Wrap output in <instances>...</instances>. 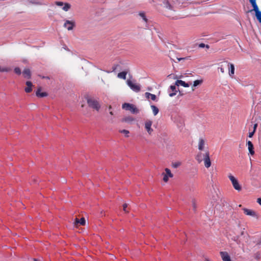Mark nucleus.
<instances>
[{
	"label": "nucleus",
	"instance_id": "4c0bfd02",
	"mask_svg": "<svg viewBox=\"0 0 261 261\" xmlns=\"http://www.w3.org/2000/svg\"><path fill=\"white\" fill-rule=\"evenodd\" d=\"M218 69H220V71H221V72L222 73H224V72H225L224 69L223 67H219Z\"/></svg>",
	"mask_w": 261,
	"mask_h": 261
},
{
	"label": "nucleus",
	"instance_id": "f704fd0d",
	"mask_svg": "<svg viewBox=\"0 0 261 261\" xmlns=\"http://www.w3.org/2000/svg\"><path fill=\"white\" fill-rule=\"evenodd\" d=\"M127 204L126 203H124L123 205V211L125 212H128L126 210V208H127Z\"/></svg>",
	"mask_w": 261,
	"mask_h": 261
},
{
	"label": "nucleus",
	"instance_id": "a211bd4d",
	"mask_svg": "<svg viewBox=\"0 0 261 261\" xmlns=\"http://www.w3.org/2000/svg\"><path fill=\"white\" fill-rule=\"evenodd\" d=\"M175 85H176L177 86L181 85L184 87H189L190 86L188 83H187L182 80L176 81L175 82Z\"/></svg>",
	"mask_w": 261,
	"mask_h": 261
},
{
	"label": "nucleus",
	"instance_id": "a19ab883",
	"mask_svg": "<svg viewBox=\"0 0 261 261\" xmlns=\"http://www.w3.org/2000/svg\"><path fill=\"white\" fill-rule=\"evenodd\" d=\"M179 165H180L179 163H175V164H173V167L174 168H177L178 166H179Z\"/></svg>",
	"mask_w": 261,
	"mask_h": 261
},
{
	"label": "nucleus",
	"instance_id": "9b49d317",
	"mask_svg": "<svg viewBox=\"0 0 261 261\" xmlns=\"http://www.w3.org/2000/svg\"><path fill=\"white\" fill-rule=\"evenodd\" d=\"M152 124V122L149 120H147L145 123V128L149 134H151L153 131V129L151 127Z\"/></svg>",
	"mask_w": 261,
	"mask_h": 261
},
{
	"label": "nucleus",
	"instance_id": "8fccbe9b",
	"mask_svg": "<svg viewBox=\"0 0 261 261\" xmlns=\"http://www.w3.org/2000/svg\"><path fill=\"white\" fill-rule=\"evenodd\" d=\"M111 109H112V107H111V106H110L109 107V110H111Z\"/></svg>",
	"mask_w": 261,
	"mask_h": 261
},
{
	"label": "nucleus",
	"instance_id": "bb28decb",
	"mask_svg": "<svg viewBox=\"0 0 261 261\" xmlns=\"http://www.w3.org/2000/svg\"><path fill=\"white\" fill-rule=\"evenodd\" d=\"M202 83V80H196L193 83V85L192 87V91L194 90V87L197 86L198 85L201 84Z\"/></svg>",
	"mask_w": 261,
	"mask_h": 261
},
{
	"label": "nucleus",
	"instance_id": "a878e982",
	"mask_svg": "<svg viewBox=\"0 0 261 261\" xmlns=\"http://www.w3.org/2000/svg\"><path fill=\"white\" fill-rule=\"evenodd\" d=\"M151 108L152 110V112H153V115L154 116L158 114V113H159V109L155 106L154 105H151Z\"/></svg>",
	"mask_w": 261,
	"mask_h": 261
},
{
	"label": "nucleus",
	"instance_id": "c85d7f7f",
	"mask_svg": "<svg viewBox=\"0 0 261 261\" xmlns=\"http://www.w3.org/2000/svg\"><path fill=\"white\" fill-rule=\"evenodd\" d=\"M134 120V118H133L131 117H127L124 118L122 119V121L127 122H132V121H133Z\"/></svg>",
	"mask_w": 261,
	"mask_h": 261
},
{
	"label": "nucleus",
	"instance_id": "393cba45",
	"mask_svg": "<svg viewBox=\"0 0 261 261\" xmlns=\"http://www.w3.org/2000/svg\"><path fill=\"white\" fill-rule=\"evenodd\" d=\"M126 74H127V72H126V71H122V72H119L117 76H118V77H119L120 79L125 80L126 79Z\"/></svg>",
	"mask_w": 261,
	"mask_h": 261
},
{
	"label": "nucleus",
	"instance_id": "dca6fc26",
	"mask_svg": "<svg viewBox=\"0 0 261 261\" xmlns=\"http://www.w3.org/2000/svg\"><path fill=\"white\" fill-rule=\"evenodd\" d=\"M228 66L229 67V75L232 76L234 73V66L232 63H228Z\"/></svg>",
	"mask_w": 261,
	"mask_h": 261
},
{
	"label": "nucleus",
	"instance_id": "ddd939ff",
	"mask_svg": "<svg viewBox=\"0 0 261 261\" xmlns=\"http://www.w3.org/2000/svg\"><path fill=\"white\" fill-rule=\"evenodd\" d=\"M22 74L24 77L27 78L28 79H31V72L29 69L25 68L22 71Z\"/></svg>",
	"mask_w": 261,
	"mask_h": 261
},
{
	"label": "nucleus",
	"instance_id": "72a5a7b5",
	"mask_svg": "<svg viewBox=\"0 0 261 261\" xmlns=\"http://www.w3.org/2000/svg\"><path fill=\"white\" fill-rule=\"evenodd\" d=\"M168 177L167 175L164 174L163 180L166 182H167L168 181Z\"/></svg>",
	"mask_w": 261,
	"mask_h": 261
},
{
	"label": "nucleus",
	"instance_id": "ea45409f",
	"mask_svg": "<svg viewBox=\"0 0 261 261\" xmlns=\"http://www.w3.org/2000/svg\"><path fill=\"white\" fill-rule=\"evenodd\" d=\"M205 45L203 43H201L199 44V47L200 48H203L205 47Z\"/></svg>",
	"mask_w": 261,
	"mask_h": 261
},
{
	"label": "nucleus",
	"instance_id": "7ed1b4c3",
	"mask_svg": "<svg viewBox=\"0 0 261 261\" xmlns=\"http://www.w3.org/2000/svg\"><path fill=\"white\" fill-rule=\"evenodd\" d=\"M228 178L231 182L233 188L238 191H240L242 190V187L239 183L238 180L233 175L229 174Z\"/></svg>",
	"mask_w": 261,
	"mask_h": 261
},
{
	"label": "nucleus",
	"instance_id": "b1692460",
	"mask_svg": "<svg viewBox=\"0 0 261 261\" xmlns=\"http://www.w3.org/2000/svg\"><path fill=\"white\" fill-rule=\"evenodd\" d=\"M28 2L29 4H33V5H44V4L42 2H41L40 1H35V0L29 1Z\"/></svg>",
	"mask_w": 261,
	"mask_h": 261
},
{
	"label": "nucleus",
	"instance_id": "4be33fe9",
	"mask_svg": "<svg viewBox=\"0 0 261 261\" xmlns=\"http://www.w3.org/2000/svg\"><path fill=\"white\" fill-rule=\"evenodd\" d=\"M145 96L147 98H151L152 100H155L156 99V95L153 94H151L149 92H146L145 93Z\"/></svg>",
	"mask_w": 261,
	"mask_h": 261
},
{
	"label": "nucleus",
	"instance_id": "f3484780",
	"mask_svg": "<svg viewBox=\"0 0 261 261\" xmlns=\"http://www.w3.org/2000/svg\"><path fill=\"white\" fill-rule=\"evenodd\" d=\"M205 145V141L202 138H200L198 142V149L200 151L202 150Z\"/></svg>",
	"mask_w": 261,
	"mask_h": 261
},
{
	"label": "nucleus",
	"instance_id": "58836bf2",
	"mask_svg": "<svg viewBox=\"0 0 261 261\" xmlns=\"http://www.w3.org/2000/svg\"><path fill=\"white\" fill-rule=\"evenodd\" d=\"M189 57L177 58L178 61L189 59Z\"/></svg>",
	"mask_w": 261,
	"mask_h": 261
},
{
	"label": "nucleus",
	"instance_id": "09e8293b",
	"mask_svg": "<svg viewBox=\"0 0 261 261\" xmlns=\"http://www.w3.org/2000/svg\"><path fill=\"white\" fill-rule=\"evenodd\" d=\"M205 47H206L207 48H209V45H205Z\"/></svg>",
	"mask_w": 261,
	"mask_h": 261
},
{
	"label": "nucleus",
	"instance_id": "6e6552de",
	"mask_svg": "<svg viewBox=\"0 0 261 261\" xmlns=\"http://www.w3.org/2000/svg\"><path fill=\"white\" fill-rule=\"evenodd\" d=\"M55 4L58 6H63L64 5V7H63L62 9L65 11H68V10L71 7V6L69 4H68V3L64 4L63 2H56Z\"/></svg>",
	"mask_w": 261,
	"mask_h": 261
},
{
	"label": "nucleus",
	"instance_id": "c03bdc74",
	"mask_svg": "<svg viewBox=\"0 0 261 261\" xmlns=\"http://www.w3.org/2000/svg\"><path fill=\"white\" fill-rule=\"evenodd\" d=\"M204 261H211L208 258L205 257Z\"/></svg>",
	"mask_w": 261,
	"mask_h": 261
},
{
	"label": "nucleus",
	"instance_id": "2f4dec72",
	"mask_svg": "<svg viewBox=\"0 0 261 261\" xmlns=\"http://www.w3.org/2000/svg\"><path fill=\"white\" fill-rule=\"evenodd\" d=\"M10 70V69L7 67L2 68L0 67V71L1 72H8Z\"/></svg>",
	"mask_w": 261,
	"mask_h": 261
},
{
	"label": "nucleus",
	"instance_id": "2eb2a0df",
	"mask_svg": "<svg viewBox=\"0 0 261 261\" xmlns=\"http://www.w3.org/2000/svg\"><path fill=\"white\" fill-rule=\"evenodd\" d=\"M25 84L27 87L24 89L25 92L26 93H30L32 91L33 84L30 81H27Z\"/></svg>",
	"mask_w": 261,
	"mask_h": 261
},
{
	"label": "nucleus",
	"instance_id": "473e14b6",
	"mask_svg": "<svg viewBox=\"0 0 261 261\" xmlns=\"http://www.w3.org/2000/svg\"><path fill=\"white\" fill-rule=\"evenodd\" d=\"M139 15L143 18V19L144 20L145 22L147 21V18H146V16L145 15V14L143 13H140L139 14Z\"/></svg>",
	"mask_w": 261,
	"mask_h": 261
},
{
	"label": "nucleus",
	"instance_id": "20e7f679",
	"mask_svg": "<svg viewBox=\"0 0 261 261\" xmlns=\"http://www.w3.org/2000/svg\"><path fill=\"white\" fill-rule=\"evenodd\" d=\"M242 210L244 214L247 216H251L256 219H258L259 217V214L253 210L244 207L242 208Z\"/></svg>",
	"mask_w": 261,
	"mask_h": 261
},
{
	"label": "nucleus",
	"instance_id": "cd10ccee",
	"mask_svg": "<svg viewBox=\"0 0 261 261\" xmlns=\"http://www.w3.org/2000/svg\"><path fill=\"white\" fill-rule=\"evenodd\" d=\"M165 171L166 172V174L165 175H167V176L168 177H173V174H172V173L171 172V171L168 168H166L165 169Z\"/></svg>",
	"mask_w": 261,
	"mask_h": 261
},
{
	"label": "nucleus",
	"instance_id": "c756f323",
	"mask_svg": "<svg viewBox=\"0 0 261 261\" xmlns=\"http://www.w3.org/2000/svg\"><path fill=\"white\" fill-rule=\"evenodd\" d=\"M119 132L124 134L126 137H128L129 131L126 129H123L119 130Z\"/></svg>",
	"mask_w": 261,
	"mask_h": 261
},
{
	"label": "nucleus",
	"instance_id": "37998d69",
	"mask_svg": "<svg viewBox=\"0 0 261 261\" xmlns=\"http://www.w3.org/2000/svg\"><path fill=\"white\" fill-rule=\"evenodd\" d=\"M42 79H49V76H41Z\"/></svg>",
	"mask_w": 261,
	"mask_h": 261
},
{
	"label": "nucleus",
	"instance_id": "e433bc0d",
	"mask_svg": "<svg viewBox=\"0 0 261 261\" xmlns=\"http://www.w3.org/2000/svg\"><path fill=\"white\" fill-rule=\"evenodd\" d=\"M165 15H166L167 17H170V18H172V19H177V17L176 16H175V17H173H173H172V16H171V15H168V14H165Z\"/></svg>",
	"mask_w": 261,
	"mask_h": 261
},
{
	"label": "nucleus",
	"instance_id": "603ef678",
	"mask_svg": "<svg viewBox=\"0 0 261 261\" xmlns=\"http://www.w3.org/2000/svg\"><path fill=\"white\" fill-rule=\"evenodd\" d=\"M243 231L241 232V235H243Z\"/></svg>",
	"mask_w": 261,
	"mask_h": 261
},
{
	"label": "nucleus",
	"instance_id": "39448f33",
	"mask_svg": "<svg viewBox=\"0 0 261 261\" xmlns=\"http://www.w3.org/2000/svg\"><path fill=\"white\" fill-rule=\"evenodd\" d=\"M122 109L129 111L133 114L138 113L139 112L137 108L133 104L124 103L122 105Z\"/></svg>",
	"mask_w": 261,
	"mask_h": 261
},
{
	"label": "nucleus",
	"instance_id": "49530a36",
	"mask_svg": "<svg viewBox=\"0 0 261 261\" xmlns=\"http://www.w3.org/2000/svg\"><path fill=\"white\" fill-rule=\"evenodd\" d=\"M193 208H194V210H195V208H196V206H195V203H193Z\"/></svg>",
	"mask_w": 261,
	"mask_h": 261
},
{
	"label": "nucleus",
	"instance_id": "423d86ee",
	"mask_svg": "<svg viewBox=\"0 0 261 261\" xmlns=\"http://www.w3.org/2000/svg\"><path fill=\"white\" fill-rule=\"evenodd\" d=\"M127 85L130 88L136 92H138L140 91V86L139 85L134 83L130 80H127L126 81Z\"/></svg>",
	"mask_w": 261,
	"mask_h": 261
},
{
	"label": "nucleus",
	"instance_id": "6ab92c4d",
	"mask_svg": "<svg viewBox=\"0 0 261 261\" xmlns=\"http://www.w3.org/2000/svg\"><path fill=\"white\" fill-rule=\"evenodd\" d=\"M41 90V87H39L37 91L36 92V96L40 97H45L47 95V93L46 92H40Z\"/></svg>",
	"mask_w": 261,
	"mask_h": 261
},
{
	"label": "nucleus",
	"instance_id": "f8f14e48",
	"mask_svg": "<svg viewBox=\"0 0 261 261\" xmlns=\"http://www.w3.org/2000/svg\"><path fill=\"white\" fill-rule=\"evenodd\" d=\"M253 242L255 244L254 247L259 248L261 246V236L253 237Z\"/></svg>",
	"mask_w": 261,
	"mask_h": 261
},
{
	"label": "nucleus",
	"instance_id": "412c9836",
	"mask_svg": "<svg viewBox=\"0 0 261 261\" xmlns=\"http://www.w3.org/2000/svg\"><path fill=\"white\" fill-rule=\"evenodd\" d=\"M86 223L85 219L84 218H82L80 220L76 218L75 220L74 223L75 225H77L78 224H80L82 225H85Z\"/></svg>",
	"mask_w": 261,
	"mask_h": 261
},
{
	"label": "nucleus",
	"instance_id": "a18cd8bd",
	"mask_svg": "<svg viewBox=\"0 0 261 261\" xmlns=\"http://www.w3.org/2000/svg\"><path fill=\"white\" fill-rule=\"evenodd\" d=\"M256 127H257V124H255L254 126V130H253L255 131Z\"/></svg>",
	"mask_w": 261,
	"mask_h": 261
},
{
	"label": "nucleus",
	"instance_id": "5701e85b",
	"mask_svg": "<svg viewBox=\"0 0 261 261\" xmlns=\"http://www.w3.org/2000/svg\"><path fill=\"white\" fill-rule=\"evenodd\" d=\"M170 88L173 92L169 93V95L170 97H173L176 95V85H171L170 86Z\"/></svg>",
	"mask_w": 261,
	"mask_h": 261
},
{
	"label": "nucleus",
	"instance_id": "aec40b11",
	"mask_svg": "<svg viewBox=\"0 0 261 261\" xmlns=\"http://www.w3.org/2000/svg\"><path fill=\"white\" fill-rule=\"evenodd\" d=\"M203 154L204 153H202L201 152H199L196 155L195 159L198 163H200L202 162V161H203L204 159V156H203Z\"/></svg>",
	"mask_w": 261,
	"mask_h": 261
},
{
	"label": "nucleus",
	"instance_id": "3c124183",
	"mask_svg": "<svg viewBox=\"0 0 261 261\" xmlns=\"http://www.w3.org/2000/svg\"><path fill=\"white\" fill-rule=\"evenodd\" d=\"M239 207H241V206H242V205H241V204H240V205H239Z\"/></svg>",
	"mask_w": 261,
	"mask_h": 261
},
{
	"label": "nucleus",
	"instance_id": "79ce46f5",
	"mask_svg": "<svg viewBox=\"0 0 261 261\" xmlns=\"http://www.w3.org/2000/svg\"><path fill=\"white\" fill-rule=\"evenodd\" d=\"M257 202L261 205V198H257Z\"/></svg>",
	"mask_w": 261,
	"mask_h": 261
},
{
	"label": "nucleus",
	"instance_id": "f03ea898",
	"mask_svg": "<svg viewBox=\"0 0 261 261\" xmlns=\"http://www.w3.org/2000/svg\"><path fill=\"white\" fill-rule=\"evenodd\" d=\"M253 7V10H251L249 11L251 12L254 11L255 13V16L259 22L261 21V11L259 10L258 7L256 4V0H249Z\"/></svg>",
	"mask_w": 261,
	"mask_h": 261
},
{
	"label": "nucleus",
	"instance_id": "de8ad7c7",
	"mask_svg": "<svg viewBox=\"0 0 261 261\" xmlns=\"http://www.w3.org/2000/svg\"><path fill=\"white\" fill-rule=\"evenodd\" d=\"M110 114L111 115H113V113L112 111H110Z\"/></svg>",
	"mask_w": 261,
	"mask_h": 261
},
{
	"label": "nucleus",
	"instance_id": "7c9ffc66",
	"mask_svg": "<svg viewBox=\"0 0 261 261\" xmlns=\"http://www.w3.org/2000/svg\"><path fill=\"white\" fill-rule=\"evenodd\" d=\"M14 72L18 75L21 74V70L19 67H15L14 68Z\"/></svg>",
	"mask_w": 261,
	"mask_h": 261
},
{
	"label": "nucleus",
	"instance_id": "c9c22d12",
	"mask_svg": "<svg viewBox=\"0 0 261 261\" xmlns=\"http://www.w3.org/2000/svg\"><path fill=\"white\" fill-rule=\"evenodd\" d=\"M254 133H255V130H253V132H250V133H249L248 137H249V138H251V137L253 136V135H254Z\"/></svg>",
	"mask_w": 261,
	"mask_h": 261
},
{
	"label": "nucleus",
	"instance_id": "f257e3e1",
	"mask_svg": "<svg viewBox=\"0 0 261 261\" xmlns=\"http://www.w3.org/2000/svg\"><path fill=\"white\" fill-rule=\"evenodd\" d=\"M87 102L88 106L93 109L98 111L100 108V105L98 101L93 97H88L87 98Z\"/></svg>",
	"mask_w": 261,
	"mask_h": 261
},
{
	"label": "nucleus",
	"instance_id": "1a4fd4ad",
	"mask_svg": "<svg viewBox=\"0 0 261 261\" xmlns=\"http://www.w3.org/2000/svg\"><path fill=\"white\" fill-rule=\"evenodd\" d=\"M74 26V22L70 20H66L64 24V27L66 28L68 31L72 30Z\"/></svg>",
	"mask_w": 261,
	"mask_h": 261
},
{
	"label": "nucleus",
	"instance_id": "0eeeda50",
	"mask_svg": "<svg viewBox=\"0 0 261 261\" xmlns=\"http://www.w3.org/2000/svg\"><path fill=\"white\" fill-rule=\"evenodd\" d=\"M203 156H204V166L206 168H208L211 166V162L210 160V153L208 151H206L205 153L203 154Z\"/></svg>",
	"mask_w": 261,
	"mask_h": 261
},
{
	"label": "nucleus",
	"instance_id": "4468645a",
	"mask_svg": "<svg viewBox=\"0 0 261 261\" xmlns=\"http://www.w3.org/2000/svg\"><path fill=\"white\" fill-rule=\"evenodd\" d=\"M247 144L248 146V148L249 151V153L251 155H253L254 154V147L252 143L250 141H247Z\"/></svg>",
	"mask_w": 261,
	"mask_h": 261
},
{
	"label": "nucleus",
	"instance_id": "9d476101",
	"mask_svg": "<svg viewBox=\"0 0 261 261\" xmlns=\"http://www.w3.org/2000/svg\"><path fill=\"white\" fill-rule=\"evenodd\" d=\"M220 254L223 261H231L230 257L227 252L221 251Z\"/></svg>",
	"mask_w": 261,
	"mask_h": 261
}]
</instances>
